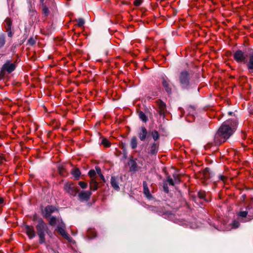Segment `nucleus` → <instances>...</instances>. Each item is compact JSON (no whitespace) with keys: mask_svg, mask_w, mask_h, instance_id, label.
Listing matches in <instances>:
<instances>
[{"mask_svg":"<svg viewBox=\"0 0 253 253\" xmlns=\"http://www.w3.org/2000/svg\"><path fill=\"white\" fill-rule=\"evenodd\" d=\"M28 42L31 45H33L35 43V41L32 39H30L28 40Z\"/></svg>","mask_w":253,"mask_h":253,"instance_id":"nucleus-42","label":"nucleus"},{"mask_svg":"<svg viewBox=\"0 0 253 253\" xmlns=\"http://www.w3.org/2000/svg\"><path fill=\"white\" fill-rule=\"evenodd\" d=\"M190 74L187 71L181 72L179 76V81L182 87H187L189 85Z\"/></svg>","mask_w":253,"mask_h":253,"instance_id":"nucleus-5","label":"nucleus"},{"mask_svg":"<svg viewBox=\"0 0 253 253\" xmlns=\"http://www.w3.org/2000/svg\"><path fill=\"white\" fill-rule=\"evenodd\" d=\"M71 173L77 179L79 178L81 175V172L79 169L77 168L72 169Z\"/></svg>","mask_w":253,"mask_h":253,"instance_id":"nucleus-21","label":"nucleus"},{"mask_svg":"<svg viewBox=\"0 0 253 253\" xmlns=\"http://www.w3.org/2000/svg\"><path fill=\"white\" fill-rule=\"evenodd\" d=\"M159 145L158 142L153 143L151 145L148 153L151 155H156L158 151Z\"/></svg>","mask_w":253,"mask_h":253,"instance_id":"nucleus-15","label":"nucleus"},{"mask_svg":"<svg viewBox=\"0 0 253 253\" xmlns=\"http://www.w3.org/2000/svg\"><path fill=\"white\" fill-rule=\"evenodd\" d=\"M237 125L236 120H229L225 121L215 134V144L219 145L225 142L235 131Z\"/></svg>","mask_w":253,"mask_h":253,"instance_id":"nucleus-1","label":"nucleus"},{"mask_svg":"<svg viewBox=\"0 0 253 253\" xmlns=\"http://www.w3.org/2000/svg\"><path fill=\"white\" fill-rule=\"evenodd\" d=\"M198 195L200 198L205 199L206 197V193L205 191H201L199 192Z\"/></svg>","mask_w":253,"mask_h":253,"instance_id":"nucleus-32","label":"nucleus"},{"mask_svg":"<svg viewBox=\"0 0 253 253\" xmlns=\"http://www.w3.org/2000/svg\"><path fill=\"white\" fill-rule=\"evenodd\" d=\"M130 171H136L138 170V167L135 160L130 159L128 162Z\"/></svg>","mask_w":253,"mask_h":253,"instance_id":"nucleus-16","label":"nucleus"},{"mask_svg":"<svg viewBox=\"0 0 253 253\" xmlns=\"http://www.w3.org/2000/svg\"><path fill=\"white\" fill-rule=\"evenodd\" d=\"M42 13L45 15V16H47L49 13V11L48 8L46 6H44L42 8Z\"/></svg>","mask_w":253,"mask_h":253,"instance_id":"nucleus-31","label":"nucleus"},{"mask_svg":"<svg viewBox=\"0 0 253 253\" xmlns=\"http://www.w3.org/2000/svg\"><path fill=\"white\" fill-rule=\"evenodd\" d=\"M41 2H43L44 1V0H41Z\"/></svg>","mask_w":253,"mask_h":253,"instance_id":"nucleus-49","label":"nucleus"},{"mask_svg":"<svg viewBox=\"0 0 253 253\" xmlns=\"http://www.w3.org/2000/svg\"><path fill=\"white\" fill-rule=\"evenodd\" d=\"M64 170V169H59V173H60V174L63 175H64V173H63Z\"/></svg>","mask_w":253,"mask_h":253,"instance_id":"nucleus-45","label":"nucleus"},{"mask_svg":"<svg viewBox=\"0 0 253 253\" xmlns=\"http://www.w3.org/2000/svg\"><path fill=\"white\" fill-rule=\"evenodd\" d=\"M5 42V39L3 36H0V48L4 45Z\"/></svg>","mask_w":253,"mask_h":253,"instance_id":"nucleus-30","label":"nucleus"},{"mask_svg":"<svg viewBox=\"0 0 253 253\" xmlns=\"http://www.w3.org/2000/svg\"><path fill=\"white\" fill-rule=\"evenodd\" d=\"M239 226V223L237 221H234L233 222V227L235 228H238Z\"/></svg>","mask_w":253,"mask_h":253,"instance_id":"nucleus-38","label":"nucleus"},{"mask_svg":"<svg viewBox=\"0 0 253 253\" xmlns=\"http://www.w3.org/2000/svg\"><path fill=\"white\" fill-rule=\"evenodd\" d=\"M167 181L169 182V185H172V186L174 185V182L173 179L171 177H168L167 178Z\"/></svg>","mask_w":253,"mask_h":253,"instance_id":"nucleus-34","label":"nucleus"},{"mask_svg":"<svg viewBox=\"0 0 253 253\" xmlns=\"http://www.w3.org/2000/svg\"><path fill=\"white\" fill-rule=\"evenodd\" d=\"M99 176H100L101 178L103 181H104V180H105L104 177V176L103 175V174H102V173H101V174H99Z\"/></svg>","mask_w":253,"mask_h":253,"instance_id":"nucleus-46","label":"nucleus"},{"mask_svg":"<svg viewBox=\"0 0 253 253\" xmlns=\"http://www.w3.org/2000/svg\"><path fill=\"white\" fill-rule=\"evenodd\" d=\"M79 185L83 189L87 187V184L83 181H80Z\"/></svg>","mask_w":253,"mask_h":253,"instance_id":"nucleus-35","label":"nucleus"},{"mask_svg":"<svg viewBox=\"0 0 253 253\" xmlns=\"http://www.w3.org/2000/svg\"><path fill=\"white\" fill-rule=\"evenodd\" d=\"M248 214V212L246 211H240L239 212V213H238V215L240 216H241L242 217H245L247 216Z\"/></svg>","mask_w":253,"mask_h":253,"instance_id":"nucleus-33","label":"nucleus"},{"mask_svg":"<svg viewBox=\"0 0 253 253\" xmlns=\"http://www.w3.org/2000/svg\"><path fill=\"white\" fill-rule=\"evenodd\" d=\"M26 233L30 239H33L36 236V232L32 226L26 225L25 227Z\"/></svg>","mask_w":253,"mask_h":253,"instance_id":"nucleus-13","label":"nucleus"},{"mask_svg":"<svg viewBox=\"0 0 253 253\" xmlns=\"http://www.w3.org/2000/svg\"><path fill=\"white\" fill-rule=\"evenodd\" d=\"M137 135L141 141H144L148 136L147 130L145 127H141L139 128Z\"/></svg>","mask_w":253,"mask_h":253,"instance_id":"nucleus-9","label":"nucleus"},{"mask_svg":"<svg viewBox=\"0 0 253 253\" xmlns=\"http://www.w3.org/2000/svg\"><path fill=\"white\" fill-rule=\"evenodd\" d=\"M138 116L139 118L144 122H146L148 120L147 117L145 115V114L142 112L140 111L138 113Z\"/></svg>","mask_w":253,"mask_h":253,"instance_id":"nucleus-24","label":"nucleus"},{"mask_svg":"<svg viewBox=\"0 0 253 253\" xmlns=\"http://www.w3.org/2000/svg\"><path fill=\"white\" fill-rule=\"evenodd\" d=\"M87 236L90 238H94L96 236L95 232L92 230H88L87 231Z\"/></svg>","mask_w":253,"mask_h":253,"instance_id":"nucleus-28","label":"nucleus"},{"mask_svg":"<svg viewBox=\"0 0 253 253\" xmlns=\"http://www.w3.org/2000/svg\"><path fill=\"white\" fill-rule=\"evenodd\" d=\"M250 52L249 53V56L248 58L249 59V61H247V66L248 69V70L250 72H253V49H250Z\"/></svg>","mask_w":253,"mask_h":253,"instance_id":"nucleus-12","label":"nucleus"},{"mask_svg":"<svg viewBox=\"0 0 253 253\" xmlns=\"http://www.w3.org/2000/svg\"><path fill=\"white\" fill-rule=\"evenodd\" d=\"M130 145L132 149H134L137 147V140L135 136H133L130 142Z\"/></svg>","mask_w":253,"mask_h":253,"instance_id":"nucleus-22","label":"nucleus"},{"mask_svg":"<svg viewBox=\"0 0 253 253\" xmlns=\"http://www.w3.org/2000/svg\"><path fill=\"white\" fill-rule=\"evenodd\" d=\"M143 187L144 194L147 198L150 199L151 197V195L150 193L149 189L146 181H143Z\"/></svg>","mask_w":253,"mask_h":253,"instance_id":"nucleus-19","label":"nucleus"},{"mask_svg":"<svg viewBox=\"0 0 253 253\" xmlns=\"http://www.w3.org/2000/svg\"><path fill=\"white\" fill-rule=\"evenodd\" d=\"M5 160L4 157L2 155H0V165L2 164Z\"/></svg>","mask_w":253,"mask_h":253,"instance_id":"nucleus-40","label":"nucleus"},{"mask_svg":"<svg viewBox=\"0 0 253 253\" xmlns=\"http://www.w3.org/2000/svg\"><path fill=\"white\" fill-rule=\"evenodd\" d=\"M64 190L69 195L75 196L78 193V189L72 182H66L64 185Z\"/></svg>","mask_w":253,"mask_h":253,"instance_id":"nucleus-4","label":"nucleus"},{"mask_svg":"<svg viewBox=\"0 0 253 253\" xmlns=\"http://www.w3.org/2000/svg\"><path fill=\"white\" fill-rule=\"evenodd\" d=\"M111 184L112 187L116 190H120L118 180L117 178L115 176H112L111 178Z\"/></svg>","mask_w":253,"mask_h":253,"instance_id":"nucleus-17","label":"nucleus"},{"mask_svg":"<svg viewBox=\"0 0 253 253\" xmlns=\"http://www.w3.org/2000/svg\"><path fill=\"white\" fill-rule=\"evenodd\" d=\"M157 105L158 107L159 112L161 116H164L166 111V105L161 100L156 101Z\"/></svg>","mask_w":253,"mask_h":253,"instance_id":"nucleus-10","label":"nucleus"},{"mask_svg":"<svg viewBox=\"0 0 253 253\" xmlns=\"http://www.w3.org/2000/svg\"><path fill=\"white\" fill-rule=\"evenodd\" d=\"M142 0H135L133 4L135 6H138L141 5Z\"/></svg>","mask_w":253,"mask_h":253,"instance_id":"nucleus-36","label":"nucleus"},{"mask_svg":"<svg viewBox=\"0 0 253 253\" xmlns=\"http://www.w3.org/2000/svg\"><path fill=\"white\" fill-rule=\"evenodd\" d=\"M34 220H36V217H34Z\"/></svg>","mask_w":253,"mask_h":253,"instance_id":"nucleus-48","label":"nucleus"},{"mask_svg":"<svg viewBox=\"0 0 253 253\" xmlns=\"http://www.w3.org/2000/svg\"><path fill=\"white\" fill-rule=\"evenodd\" d=\"M61 221H62V220L59 217L51 216L49 219L48 223L51 226H54L56 224H61Z\"/></svg>","mask_w":253,"mask_h":253,"instance_id":"nucleus-18","label":"nucleus"},{"mask_svg":"<svg viewBox=\"0 0 253 253\" xmlns=\"http://www.w3.org/2000/svg\"><path fill=\"white\" fill-rule=\"evenodd\" d=\"M174 177L175 183H179V182H180V179H179V177H178V175H177L176 177H175V176H174Z\"/></svg>","mask_w":253,"mask_h":253,"instance_id":"nucleus-41","label":"nucleus"},{"mask_svg":"<svg viewBox=\"0 0 253 253\" xmlns=\"http://www.w3.org/2000/svg\"><path fill=\"white\" fill-rule=\"evenodd\" d=\"M91 195L90 191H82L79 194V198L80 200L86 201L88 200Z\"/></svg>","mask_w":253,"mask_h":253,"instance_id":"nucleus-14","label":"nucleus"},{"mask_svg":"<svg viewBox=\"0 0 253 253\" xmlns=\"http://www.w3.org/2000/svg\"><path fill=\"white\" fill-rule=\"evenodd\" d=\"M7 32L8 36L9 37H11L12 36V33L11 30H8Z\"/></svg>","mask_w":253,"mask_h":253,"instance_id":"nucleus-43","label":"nucleus"},{"mask_svg":"<svg viewBox=\"0 0 253 253\" xmlns=\"http://www.w3.org/2000/svg\"><path fill=\"white\" fill-rule=\"evenodd\" d=\"M95 169H96V173H97L99 175V174H101V173H102L101 169L99 168L96 167Z\"/></svg>","mask_w":253,"mask_h":253,"instance_id":"nucleus-39","label":"nucleus"},{"mask_svg":"<svg viewBox=\"0 0 253 253\" xmlns=\"http://www.w3.org/2000/svg\"><path fill=\"white\" fill-rule=\"evenodd\" d=\"M101 144L105 147H109L111 146L109 141L106 138H103L102 140Z\"/></svg>","mask_w":253,"mask_h":253,"instance_id":"nucleus-26","label":"nucleus"},{"mask_svg":"<svg viewBox=\"0 0 253 253\" xmlns=\"http://www.w3.org/2000/svg\"><path fill=\"white\" fill-rule=\"evenodd\" d=\"M249 48L245 52L241 50H238L235 51L233 54V58L234 60L238 63H247V59L249 56V52H250Z\"/></svg>","mask_w":253,"mask_h":253,"instance_id":"nucleus-3","label":"nucleus"},{"mask_svg":"<svg viewBox=\"0 0 253 253\" xmlns=\"http://www.w3.org/2000/svg\"><path fill=\"white\" fill-rule=\"evenodd\" d=\"M57 211L58 209L55 206L48 205L42 210V214L45 218H48L52 213Z\"/></svg>","mask_w":253,"mask_h":253,"instance_id":"nucleus-6","label":"nucleus"},{"mask_svg":"<svg viewBox=\"0 0 253 253\" xmlns=\"http://www.w3.org/2000/svg\"><path fill=\"white\" fill-rule=\"evenodd\" d=\"M3 202V198L1 197H0V204H2Z\"/></svg>","mask_w":253,"mask_h":253,"instance_id":"nucleus-47","label":"nucleus"},{"mask_svg":"<svg viewBox=\"0 0 253 253\" xmlns=\"http://www.w3.org/2000/svg\"><path fill=\"white\" fill-rule=\"evenodd\" d=\"M16 68V65L14 63H11L9 61L6 62L2 67V70L3 71H6L8 73H10L13 71Z\"/></svg>","mask_w":253,"mask_h":253,"instance_id":"nucleus-8","label":"nucleus"},{"mask_svg":"<svg viewBox=\"0 0 253 253\" xmlns=\"http://www.w3.org/2000/svg\"><path fill=\"white\" fill-rule=\"evenodd\" d=\"M38 224L36 226L37 234L39 237V243L42 244L45 242V232L48 234V228L42 218L37 219Z\"/></svg>","mask_w":253,"mask_h":253,"instance_id":"nucleus-2","label":"nucleus"},{"mask_svg":"<svg viewBox=\"0 0 253 253\" xmlns=\"http://www.w3.org/2000/svg\"><path fill=\"white\" fill-rule=\"evenodd\" d=\"M164 190L167 193H168L169 192V187L166 183H164Z\"/></svg>","mask_w":253,"mask_h":253,"instance_id":"nucleus-37","label":"nucleus"},{"mask_svg":"<svg viewBox=\"0 0 253 253\" xmlns=\"http://www.w3.org/2000/svg\"><path fill=\"white\" fill-rule=\"evenodd\" d=\"M5 28L6 29L7 31H8V30H11V25H12V21L11 19L9 18H7L5 20Z\"/></svg>","mask_w":253,"mask_h":253,"instance_id":"nucleus-23","label":"nucleus"},{"mask_svg":"<svg viewBox=\"0 0 253 253\" xmlns=\"http://www.w3.org/2000/svg\"><path fill=\"white\" fill-rule=\"evenodd\" d=\"M65 225L63 223V221H61V224H59L57 225V230L59 233L66 240L69 241L71 239V237L70 235L66 232L65 229Z\"/></svg>","mask_w":253,"mask_h":253,"instance_id":"nucleus-7","label":"nucleus"},{"mask_svg":"<svg viewBox=\"0 0 253 253\" xmlns=\"http://www.w3.org/2000/svg\"><path fill=\"white\" fill-rule=\"evenodd\" d=\"M226 177L224 176H223V175H220L219 176V179L223 181H224Z\"/></svg>","mask_w":253,"mask_h":253,"instance_id":"nucleus-44","label":"nucleus"},{"mask_svg":"<svg viewBox=\"0 0 253 253\" xmlns=\"http://www.w3.org/2000/svg\"><path fill=\"white\" fill-rule=\"evenodd\" d=\"M98 188V183L95 179H91L90 182V189L93 191L97 190Z\"/></svg>","mask_w":253,"mask_h":253,"instance_id":"nucleus-20","label":"nucleus"},{"mask_svg":"<svg viewBox=\"0 0 253 253\" xmlns=\"http://www.w3.org/2000/svg\"><path fill=\"white\" fill-rule=\"evenodd\" d=\"M77 25L79 27H82L84 24V19H83L82 18L78 19V20H77Z\"/></svg>","mask_w":253,"mask_h":253,"instance_id":"nucleus-29","label":"nucleus"},{"mask_svg":"<svg viewBox=\"0 0 253 253\" xmlns=\"http://www.w3.org/2000/svg\"><path fill=\"white\" fill-rule=\"evenodd\" d=\"M162 84L166 91L168 93H170L171 92V86L169 81L164 77L162 78Z\"/></svg>","mask_w":253,"mask_h":253,"instance_id":"nucleus-11","label":"nucleus"},{"mask_svg":"<svg viewBox=\"0 0 253 253\" xmlns=\"http://www.w3.org/2000/svg\"><path fill=\"white\" fill-rule=\"evenodd\" d=\"M151 135L155 141L158 140L160 137V135L157 130L152 131Z\"/></svg>","mask_w":253,"mask_h":253,"instance_id":"nucleus-25","label":"nucleus"},{"mask_svg":"<svg viewBox=\"0 0 253 253\" xmlns=\"http://www.w3.org/2000/svg\"><path fill=\"white\" fill-rule=\"evenodd\" d=\"M88 175L90 176L91 179H95L96 171L94 169L90 170L88 172Z\"/></svg>","mask_w":253,"mask_h":253,"instance_id":"nucleus-27","label":"nucleus"}]
</instances>
